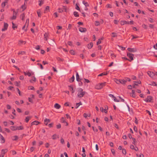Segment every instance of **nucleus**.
Returning a JSON list of instances; mask_svg holds the SVG:
<instances>
[{
  "label": "nucleus",
  "instance_id": "f257e3e1",
  "mask_svg": "<svg viewBox=\"0 0 157 157\" xmlns=\"http://www.w3.org/2000/svg\"><path fill=\"white\" fill-rule=\"evenodd\" d=\"M78 96L79 98H81L83 97L85 94V92L83 91V90L81 88H79L78 89Z\"/></svg>",
  "mask_w": 157,
  "mask_h": 157
},
{
  "label": "nucleus",
  "instance_id": "f03ea898",
  "mask_svg": "<svg viewBox=\"0 0 157 157\" xmlns=\"http://www.w3.org/2000/svg\"><path fill=\"white\" fill-rule=\"evenodd\" d=\"M106 84V83L105 82H104L103 83H99L97 84L95 86V88L97 89H101L103 86H105Z\"/></svg>",
  "mask_w": 157,
  "mask_h": 157
},
{
  "label": "nucleus",
  "instance_id": "7ed1b4c3",
  "mask_svg": "<svg viewBox=\"0 0 157 157\" xmlns=\"http://www.w3.org/2000/svg\"><path fill=\"white\" fill-rule=\"evenodd\" d=\"M11 129L13 131H15L16 130H21L23 129V127L22 126H12L11 127Z\"/></svg>",
  "mask_w": 157,
  "mask_h": 157
},
{
  "label": "nucleus",
  "instance_id": "20e7f679",
  "mask_svg": "<svg viewBox=\"0 0 157 157\" xmlns=\"http://www.w3.org/2000/svg\"><path fill=\"white\" fill-rule=\"evenodd\" d=\"M147 74L151 78H153L155 75H157V73L156 72L148 71Z\"/></svg>",
  "mask_w": 157,
  "mask_h": 157
},
{
  "label": "nucleus",
  "instance_id": "39448f33",
  "mask_svg": "<svg viewBox=\"0 0 157 157\" xmlns=\"http://www.w3.org/2000/svg\"><path fill=\"white\" fill-rule=\"evenodd\" d=\"M127 56L130 59V60H129V61H131L133 60V56L134 55L133 54H132L130 53H127Z\"/></svg>",
  "mask_w": 157,
  "mask_h": 157
},
{
  "label": "nucleus",
  "instance_id": "423d86ee",
  "mask_svg": "<svg viewBox=\"0 0 157 157\" xmlns=\"http://www.w3.org/2000/svg\"><path fill=\"white\" fill-rule=\"evenodd\" d=\"M152 97L150 96L147 97V98L145 100V101L147 102H150L152 100Z\"/></svg>",
  "mask_w": 157,
  "mask_h": 157
},
{
  "label": "nucleus",
  "instance_id": "0eeeda50",
  "mask_svg": "<svg viewBox=\"0 0 157 157\" xmlns=\"http://www.w3.org/2000/svg\"><path fill=\"white\" fill-rule=\"evenodd\" d=\"M29 24H25V25L23 26L22 28V29L24 30L25 31H26L27 30V28L29 26Z\"/></svg>",
  "mask_w": 157,
  "mask_h": 157
},
{
  "label": "nucleus",
  "instance_id": "6e6552de",
  "mask_svg": "<svg viewBox=\"0 0 157 157\" xmlns=\"http://www.w3.org/2000/svg\"><path fill=\"white\" fill-rule=\"evenodd\" d=\"M79 30L81 33H84L86 32V29L85 28L80 27L79 29Z\"/></svg>",
  "mask_w": 157,
  "mask_h": 157
},
{
  "label": "nucleus",
  "instance_id": "1a4fd4ad",
  "mask_svg": "<svg viewBox=\"0 0 157 157\" xmlns=\"http://www.w3.org/2000/svg\"><path fill=\"white\" fill-rule=\"evenodd\" d=\"M0 139L1 142L2 143H3L5 141V139L3 136L0 134Z\"/></svg>",
  "mask_w": 157,
  "mask_h": 157
},
{
  "label": "nucleus",
  "instance_id": "9d476101",
  "mask_svg": "<svg viewBox=\"0 0 157 157\" xmlns=\"http://www.w3.org/2000/svg\"><path fill=\"white\" fill-rule=\"evenodd\" d=\"M130 96L133 97L135 98L136 96V94H135V91L134 90H132V92L130 93Z\"/></svg>",
  "mask_w": 157,
  "mask_h": 157
},
{
  "label": "nucleus",
  "instance_id": "9b49d317",
  "mask_svg": "<svg viewBox=\"0 0 157 157\" xmlns=\"http://www.w3.org/2000/svg\"><path fill=\"white\" fill-rule=\"evenodd\" d=\"M128 50L129 52H135L136 51V49L134 48H128Z\"/></svg>",
  "mask_w": 157,
  "mask_h": 157
},
{
  "label": "nucleus",
  "instance_id": "f8f14e48",
  "mask_svg": "<svg viewBox=\"0 0 157 157\" xmlns=\"http://www.w3.org/2000/svg\"><path fill=\"white\" fill-rule=\"evenodd\" d=\"M8 27V25L7 24L4 23V28L2 29V31H5L6 30Z\"/></svg>",
  "mask_w": 157,
  "mask_h": 157
},
{
  "label": "nucleus",
  "instance_id": "ddd939ff",
  "mask_svg": "<svg viewBox=\"0 0 157 157\" xmlns=\"http://www.w3.org/2000/svg\"><path fill=\"white\" fill-rule=\"evenodd\" d=\"M100 109V110L102 112H104L105 113H107V110L108 109V108L107 107V109H103V108L102 107H101Z\"/></svg>",
  "mask_w": 157,
  "mask_h": 157
},
{
  "label": "nucleus",
  "instance_id": "4468645a",
  "mask_svg": "<svg viewBox=\"0 0 157 157\" xmlns=\"http://www.w3.org/2000/svg\"><path fill=\"white\" fill-rule=\"evenodd\" d=\"M120 23L121 25H124V24H129L128 22H127L126 21H120Z\"/></svg>",
  "mask_w": 157,
  "mask_h": 157
},
{
  "label": "nucleus",
  "instance_id": "2eb2a0df",
  "mask_svg": "<svg viewBox=\"0 0 157 157\" xmlns=\"http://www.w3.org/2000/svg\"><path fill=\"white\" fill-rule=\"evenodd\" d=\"M54 107L57 109H59L61 107V106L58 103H56L54 105Z\"/></svg>",
  "mask_w": 157,
  "mask_h": 157
},
{
  "label": "nucleus",
  "instance_id": "dca6fc26",
  "mask_svg": "<svg viewBox=\"0 0 157 157\" xmlns=\"http://www.w3.org/2000/svg\"><path fill=\"white\" fill-rule=\"evenodd\" d=\"M36 12H37V13L38 15V16L40 17L41 16V12L40 10V9L38 10Z\"/></svg>",
  "mask_w": 157,
  "mask_h": 157
},
{
  "label": "nucleus",
  "instance_id": "f3484780",
  "mask_svg": "<svg viewBox=\"0 0 157 157\" xmlns=\"http://www.w3.org/2000/svg\"><path fill=\"white\" fill-rule=\"evenodd\" d=\"M57 138H59V136L56 134L53 135L52 136V138L53 140H56Z\"/></svg>",
  "mask_w": 157,
  "mask_h": 157
},
{
  "label": "nucleus",
  "instance_id": "a211bd4d",
  "mask_svg": "<svg viewBox=\"0 0 157 157\" xmlns=\"http://www.w3.org/2000/svg\"><path fill=\"white\" fill-rule=\"evenodd\" d=\"M76 80L77 81H78V82L80 81V79L79 78V76L78 74V73L77 72H76Z\"/></svg>",
  "mask_w": 157,
  "mask_h": 157
},
{
  "label": "nucleus",
  "instance_id": "6ab92c4d",
  "mask_svg": "<svg viewBox=\"0 0 157 157\" xmlns=\"http://www.w3.org/2000/svg\"><path fill=\"white\" fill-rule=\"evenodd\" d=\"M39 123V122H38V121H35L32 122L31 123V125H33L34 124H35V125H37Z\"/></svg>",
  "mask_w": 157,
  "mask_h": 157
},
{
  "label": "nucleus",
  "instance_id": "aec40b11",
  "mask_svg": "<svg viewBox=\"0 0 157 157\" xmlns=\"http://www.w3.org/2000/svg\"><path fill=\"white\" fill-rule=\"evenodd\" d=\"M50 121L49 119H46L44 120V123L46 125H47Z\"/></svg>",
  "mask_w": 157,
  "mask_h": 157
},
{
  "label": "nucleus",
  "instance_id": "412c9836",
  "mask_svg": "<svg viewBox=\"0 0 157 157\" xmlns=\"http://www.w3.org/2000/svg\"><path fill=\"white\" fill-rule=\"evenodd\" d=\"M126 82L127 79H125L124 78V79L121 80V83L125 84Z\"/></svg>",
  "mask_w": 157,
  "mask_h": 157
},
{
  "label": "nucleus",
  "instance_id": "4be33fe9",
  "mask_svg": "<svg viewBox=\"0 0 157 157\" xmlns=\"http://www.w3.org/2000/svg\"><path fill=\"white\" fill-rule=\"evenodd\" d=\"M93 46V44L92 43H90L87 45V47L89 49L91 48Z\"/></svg>",
  "mask_w": 157,
  "mask_h": 157
},
{
  "label": "nucleus",
  "instance_id": "5701e85b",
  "mask_svg": "<svg viewBox=\"0 0 157 157\" xmlns=\"http://www.w3.org/2000/svg\"><path fill=\"white\" fill-rule=\"evenodd\" d=\"M24 73L25 75H28V76H30L31 75V74L29 72H28L27 73L25 72H24Z\"/></svg>",
  "mask_w": 157,
  "mask_h": 157
},
{
  "label": "nucleus",
  "instance_id": "b1692460",
  "mask_svg": "<svg viewBox=\"0 0 157 157\" xmlns=\"http://www.w3.org/2000/svg\"><path fill=\"white\" fill-rule=\"evenodd\" d=\"M114 81L117 84L121 83V80H118L117 79H114Z\"/></svg>",
  "mask_w": 157,
  "mask_h": 157
},
{
  "label": "nucleus",
  "instance_id": "393cba45",
  "mask_svg": "<svg viewBox=\"0 0 157 157\" xmlns=\"http://www.w3.org/2000/svg\"><path fill=\"white\" fill-rule=\"evenodd\" d=\"M75 79V77L73 75L72 77L69 79V81L71 82H73Z\"/></svg>",
  "mask_w": 157,
  "mask_h": 157
},
{
  "label": "nucleus",
  "instance_id": "a878e982",
  "mask_svg": "<svg viewBox=\"0 0 157 157\" xmlns=\"http://www.w3.org/2000/svg\"><path fill=\"white\" fill-rule=\"evenodd\" d=\"M31 118V117H30V116H28V117H26V118L25 119V121L27 122H28V121H29V119Z\"/></svg>",
  "mask_w": 157,
  "mask_h": 157
},
{
  "label": "nucleus",
  "instance_id": "bb28decb",
  "mask_svg": "<svg viewBox=\"0 0 157 157\" xmlns=\"http://www.w3.org/2000/svg\"><path fill=\"white\" fill-rule=\"evenodd\" d=\"M69 90L72 91V93H74V91L73 90V87L71 86H69Z\"/></svg>",
  "mask_w": 157,
  "mask_h": 157
},
{
  "label": "nucleus",
  "instance_id": "cd10ccee",
  "mask_svg": "<svg viewBox=\"0 0 157 157\" xmlns=\"http://www.w3.org/2000/svg\"><path fill=\"white\" fill-rule=\"evenodd\" d=\"M61 122L63 123H66V125L67 126L68 125V123L65 121V120H64V118L63 117H62V119H61Z\"/></svg>",
  "mask_w": 157,
  "mask_h": 157
},
{
  "label": "nucleus",
  "instance_id": "c85d7f7f",
  "mask_svg": "<svg viewBox=\"0 0 157 157\" xmlns=\"http://www.w3.org/2000/svg\"><path fill=\"white\" fill-rule=\"evenodd\" d=\"M12 139L13 140H16L18 139V137L17 136H15L13 137Z\"/></svg>",
  "mask_w": 157,
  "mask_h": 157
},
{
  "label": "nucleus",
  "instance_id": "c756f323",
  "mask_svg": "<svg viewBox=\"0 0 157 157\" xmlns=\"http://www.w3.org/2000/svg\"><path fill=\"white\" fill-rule=\"evenodd\" d=\"M150 85H152L153 86H156V84L155 82H150V84H149Z\"/></svg>",
  "mask_w": 157,
  "mask_h": 157
},
{
  "label": "nucleus",
  "instance_id": "7c9ffc66",
  "mask_svg": "<svg viewBox=\"0 0 157 157\" xmlns=\"http://www.w3.org/2000/svg\"><path fill=\"white\" fill-rule=\"evenodd\" d=\"M39 5L40 6H41L42 4L44 3V1L42 0H39Z\"/></svg>",
  "mask_w": 157,
  "mask_h": 157
},
{
  "label": "nucleus",
  "instance_id": "2f4dec72",
  "mask_svg": "<svg viewBox=\"0 0 157 157\" xmlns=\"http://www.w3.org/2000/svg\"><path fill=\"white\" fill-rule=\"evenodd\" d=\"M82 105V103L81 102L77 103L76 104V106L75 107V108L77 109L80 105Z\"/></svg>",
  "mask_w": 157,
  "mask_h": 157
},
{
  "label": "nucleus",
  "instance_id": "473e14b6",
  "mask_svg": "<svg viewBox=\"0 0 157 157\" xmlns=\"http://www.w3.org/2000/svg\"><path fill=\"white\" fill-rule=\"evenodd\" d=\"M107 74V73H106L105 72H104L103 73H101V74H100L99 75H98V76H102L103 75H106Z\"/></svg>",
  "mask_w": 157,
  "mask_h": 157
},
{
  "label": "nucleus",
  "instance_id": "72a5a7b5",
  "mask_svg": "<svg viewBox=\"0 0 157 157\" xmlns=\"http://www.w3.org/2000/svg\"><path fill=\"white\" fill-rule=\"evenodd\" d=\"M25 54V52L24 51H20L18 53V55H23Z\"/></svg>",
  "mask_w": 157,
  "mask_h": 157
},
{
  "label": "nucleus",
  "instance_id": "f704fd0d",
  "mask_svg": "<svg viewBox=\"0 0 157 157\" xmlns=\"http://www.w3.org/2000/svg\"><path fill=\"white\" fill-rule=\"evenodd\" d=\"M32 79L30 81V82H33L32 81H33L34 82H35L36 81V78L34 77H32Z\"/></svg>",
  "mask_w": 157,
  "mask_h": 157
},
{
  "label": "nucleus",
  "instance_id": "c9c22d12",
  "mask_svg": "<svg viewBox=\"0 0 157 157\" xmlns=\"http://www.w3.org/2000/svg\"><path fill=\"white\" fill-rule=\"evenodd\" d=\"M70 52L71 54L72 55H74L75 54V52L73 50H71L70 51Z\"/></svg>",
  "mask_w": 157,
  "mask_h": 157
},
{
  "label": "nucleus",
  "instance_id": "e433bc0d",
  "mask_svg": "<svg viewBox=\"0 0 157 157\" xmlns=\"http://www.w3.org/2000/svg\"><path fill=\"white\" fill-rule=\"evenodd\" d=\"M7 150L6 149H2V153H3V154H5V153L7 152Z\"/></svg>",
  "mask_w": 157,
  "mask_h": 157
},
{
  "label": "nucleus",
  "instance_id": "4c0bfd02",
  "mask_svg": "<svg viewBox=\"0 0 157 157\" xmlns=\"http://www.w3.org/2000/svg\"><path fill=\"white\" fill-rule=\"evenodd\" d=\"M148 21L151 23H153L154 22L153 20L151 18L149 17L148 18Z\"/></svg>",
  "mask_w": 157,
  "mask_h": 157
},
{
  "label": "nucleus",
  "instance_id": "58836bf2",
  "mask_svg": "<svg viewBox=\"0 0 157 157\" xmlns=\"http://www.w3.org/2000/svg\"><path fill=\"white\" fill-rule=\"evenodd\" d=\"M109 54L112 58H113V57H115V55H114L112 52H110Z\"/></svg>",
  "mask_w": 157,
  "mask_h": 157
},
{
  "label": "nucleus",
  "instance_id": "ea45409f",
  "mask_svg": "<svg viewBox=\"0 0 157 157\" xmlns=\"http://www.w3.org/2000/svg\"><path fill=\"white\" fill-rule=\"evenodd\" d=\"M49 7L48 6H47L45 8V10L44 11V13H46V11H49Z\"/></svg>",
  "mask_w": 157,
  "mask_h": 157
},
{
  "label": "nucleus",
  "instance_id": "a19ab883",
  "mask_svg": "<svg viewBox=\"0 0 157 157\" xmlns=\"http://www.w3.org/2000/svg\"><path fill=\"white\" fill-rule=\"evenodd\" d=\"M28 89L29 90H34V87L32 86H29L28 87Z\"/></svg>",
  "mask_w": 157,
  "mask_h": 157
},
{
  "label": "nucleus",
  "instance_id": "79ce46f5",
  "mask_svg": "<svg viewBox=\"0 0 157 157\" xmlns=\"http://www.w3.org/2000/svg\"><path fill=\"white\" fill-rule=\"evenodd\" d=\"M95 25L96 26H98L100 25V22L98 21H95Z\"/></svg>",
  "mask_w": 157,
  "mask_h": 157
},
{
  "label": "nucleus",
  "instance_id": "37998d69",
  "mask_svg": "<svg viewBox=\"0 0 157 157\" xmlns=\"http://www.w3.org/2000/svg\"><path fill=\"white\" fill-rule=\"evenodd\" d=\"M114 101L115 102H119L120 101V100L116 98L115 97L114 98Z\"/></svg>",
  "mask_w": 157,
  "mask_h": 157
},
{
  "label": "nucleus",
  "instance_id": "c03bdc74",
  "mask_svg": "<svg viewBox=\"0 0 157 157\" xmlns=\"http://www.w3.org/2000/svg\"><path fill=\"white\" fill-rule=\"evenodd\" d=\"M24 17H25V15L24 14H21L20 16V18L21 19V20H23L24 19Z\"/></svg>",
  "mask_w": 157,
  "mask_h": 157
},
{
  "label": "nucleus",
  "instance_id": "a18cd8bd",
  "mask_svg": "<svg viewBox=\"0 0 157 157\" xmlns=\"http://www.w3.org/2000/svg\"><path fill=\"white\" fill-rule=\"evenodd\" d=\"M138 84L137 83V82H134V84L133 85V87L134 88H136V86H137Z\"/></svg>",
  "mask_w": 157,
  "mask_h": 157
},
{
  "label": "nucleus",
  "instance_id": "49530a36",
  "mask_svg": "<svg viewBox=\"0 0 157 157\" xmlns=\"http://www.w3.org/2000/svg\"><path fill=\"white\" fill-rule=\"evenodd\" d=\"M74 15H75V16L76 17H77L78 16V12H74Z\"/></svg>",
  "mask_w": 157,
  "mask_h": 157
},
{
  "label": "nucleus",
  "instance_id": "de8ad7c7",
  "mask_svg": "<svg viewBox=\"0 0 157 157\" xmlns=\"http://www.w3.org/2000/svg\"><path fill=\"white\" fill-rule=\"evenodd\" d=\"M12 28L13 29H14L16 28L17 27V26L13 23L12 22Z\"/></svg>",
  "mask_w": 157,
  "mask_h": 157
},
{
  "label": "nucleus",
  "instance_id": "09e8293b",
  "mask_svg": "<svg viewBox=\"0 0 157 157\" xmlns=\"http://www.w3.org/2000/svg\"><path fill=\"white\" fill-rule=\"evenodd\" d=\"M67 7L65 6H63V10H64L66 12L67 11Z\"/></svg>",
  "mask_w": 157,
  "mask_h": 157
},
{
  "label": "nucleus",
  "instance_id": "8fccbe9b",
  "mask_svg": "<svg viewBox=\"0 0 157 157\" xmlns=\"http://www.w3.org/2000/svg\"><path fill=\"white\" fill-rule=\"evenodd\" d=\"M20 82H15V84L17 86H19V83H20Z\"/></svg>",
  "mask_w": 157,
  "mask_h": 157
},
{
  "label": "nucleus",
  "instance_id": "3c124183",
  "mask_svg": "<svg viewBox=\"0 0 157 157\" xmlns=\"http://www.w3.org/2000/svg\"><path fill=\"white\" fill-rule=\"evenodd\" d=\"M48 36V34L47 33H45L44 34V39H45V40H47V37Z\"/></svg>",
  "mask_w": 157,
  "mask_h": 157
},
{
  "label": "nucleus",
  "instance_id": "603ef678",
  "mask_svg": "<svg viewBox=\"0 0 157 157\" xmlns=\"http://www.w3.org/2000/svg\"><path fill=\"white\" fill-rule=\"evenodd\" d=\"M7 2V1H6L5 2H3L2 4V7H4L5 6V4Z\"/></svg>",
  "mask_w": 157,
  "mask_h": 157
},
{
  "label": "nucleus",
  "instance_id": "864d4df0",
  "mask_svg": "<svg viewBox=\"0 0 157 157\" xmlns=\"http://www.w3.org/2000/svg\"><path fill=\"white\" fill-rule=\"evenodd\" d=\"M17 91H18V94H19V95H20V96H21V95H21V92H20V90H19V89L18 88H17Z\"/></svg>",
  "mask_w": 157,
  "mask_h": 157
},
{
  "label": "nucleus",
  "instance_id": "5fc2aeb1",
  "mask_svg": "<svg viewBox=\"0 0 157 157\" xmlns=\"http://www.w3.org/2000/svg\"><path fill=\"white\" fill-rule=\"evenodd\" d=\"M60 142L62 144H63L64 143V140L62 138H61Z\"/></svg>",
  "mask_w": 157,
  "mask_h": 157
},
{
  "label": "nucleus",
  "instance_id": "6e6d98bb",
  "mask_svg": "<svg viewBox=\"0 0 157 157\" xmlns=\"http://www.w3.org/2000/svg\"><path fill=\"white\" fill-rule=\"evenodd\" d=\"M16 16L15 15H13V17L11 18V19L12 20H14L16 18Z\"/></svg>",
  "mask_w": 157,
  "mask_h": 157
},
{
  "label": "nucleus",
  "instance_id": "4d7b16f0",
  "mask_svg": "<svg viewBox=\"0 0 157 157\" xmlns=\"http://www.w3.org/2000/svg\"><path fill=\"white\" fill-rule=\"evenodd\" d=\"M101 43V41L100 39H98V42H97V45L100 44Z\"/></svg>",
  "mask_w": 157,
  "mask_h": 157
},
{
  "label": "nucleus",
  "instance_id": "13d9d810",
  "mask_svg": "<svg viewBox=\"0 0 157 157\" xmlns=\"http://www.w3.org/2000/svg\"><path fill=\"white\" fill-rule=\"evenodd\" d=\"M58 12L59 13H62L63 11V10H61V8H59L58 9Z\"/></svg>",
  "mask_w": 157,
  "mask_h": 157
},
{
  "label": "nucleus",
  "instance_id": "bf43d9fd",
  "mask_svg": "<svg viewBox=\"0 0 157 157\" xmlns=\"http://www.w3.org/2000/svg\"><path fill=\"white\" fill-rule=\"evenodd\" d=\"M37 65H38L40 66V68L41 69H43V67L42 64H41L38 63H37Z\"/></svg>",
  "mask_w": 157,
  "mask_h": 157
},
{
  "label": "nucleus",
  "instance_id": "052dcab7",
  "mask_svg": "<svg viewBox=\"0 0 157 157\" xmlns=\"http://www.w3.org/2000/svg\"><path fill=\"white\" fill-rule=\"evenodd\" d=\"M75 6H76V9L78 10H79L80 8L79 6H78L77 4H76Z\"/></svg>",
  "mask_w": 157,
  "mask_h": 157
},
{
  "label": "nucleus",
  "instance_id": "680f3d73",
  "mask_svg": "<svg viewBox=\"0 0 157 157\" xmlns=\"http://www.w3.org/2000/svg\"><path fill=\"white\" fill-rule=\"evenodd\" d=\"M112 36L113 37H114L116 36V34L115 33H112Z\"/></svg>",
  "mask_w": 157,
  "mask_h": 157
},
{
  "label": "nucleus",
  "instance_id": "e2e57ef3",
  "mask_svg": "<svg viewBox=\"0 0 157 157\" xmlns=\"http://www.w3.org/2000/svg\"><path fill=\"white\" fill-rule=\"evenodd\" d=\"M122 151V153L123 154H126V151L125 149H123Z\"/></svg>",
  "mask_w": 157,
  "mask_h": 157
},
{
  "label": "nucleus",
  "instance_id": "0e129e2a",
  "mask_svg": "<svg viewBox=\"0 0 157 157\" xmlns=\"http://www.w3.org/2000/svg\"><path fill=\"white\" fill-rule=\"evenodd\" d=\"M84 82H85L88 83V82H89V80L88 79H84Z\"/></svg>",
  "mask_w": 157,
  "mask_h": 157
},
{
  "label": "nucleus",
  "instance_id": "69168bd1",
  "mask_svg": "<svg viewBox=\"0 0 157 157\" xmlns=\"http://www.w3.org/2000/svg\"><path fill=\"white\" fill-rule=\"evenodd\" d=\"M130 147L131 149H133V150H134V148H135L134 146L132 145H130Z\"/></svg>",
  "mask_w": 157,
  "mask_h": 157
},
{
  "label": "nucleus",
  "instance_id": "338daca9",
  "mask_svg": "<svg viewBox=\"0 0 157 157\" xmlns=\"http://www.w3.org/2000/svg\"><path fill=\"white\" fill-rule=\"evenodd\" d=\"M21 8L23 9V10H25L26 8V7L25 5H23L21 6Z\"/></svg>",
  "mask_w": 157,
  "mask_h": 157
},
{
  "label": "nucleus",
  "instance_id": "774afa93",
  "mask_svg": "<svg viewBox=\"0 0 157 157\" xmlns=\"http://www.w3.org/2000/svg\"><path fill=\"white\" fill-rule=\"evenodd\" d=\"M3 123L4 124V125L5 126H7V122H6V121H4L3 122Z\"/></svg>",
  "mask_w": 157,
  "mask_h": 157
}]
</instances>
